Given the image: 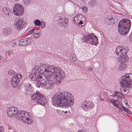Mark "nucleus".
Masks as SVG:
<instances>
[{
	"mask_svg": "<svg viewBox=\"0 0 132 132\" xmlns=\"http://www.w3.org/2000/svg\"><path fill=\"white\" fill-rule=\"evenodd\" d=\"M91 37V34H89L88 36L83 37L82 39V40H83L82 41L84 42L87 43L88 41H90V39Z\"/></svg>",
	"mask_w": 132,
	"mask_h": 132,
	"instance_id": "nucleus-23",
	"label": "nucleus"
},
{
	"mask_svg": "<svg viewBox=\"0 0 132 132\" xmlns=\"http://www.w3.org/2000/svg\"><path fill=\"white\" fill-rule=\"evenodd\" d=\"M36 86L38 87H39L40 86L42 87H44L43 84H44V79L38 78V80L36 81Z\"/></svg>",
	"mask_w": 132,
	"mask_h": 132,
	"instance_id": "nucleus-22",
	"label": "nucleus"
},
{
	"mask_svg": "<svg viewBox=\"0 0 132 132\" xmlns=\"http://www.w3.org/2000/svg\"><path fill=\"white\" fill-rule=\"evenodd\" d=\"M82 18L85 19V18L83 15L79 14L75 16L74 18V20H73V22L75 23L76 24L79 23V22Z\"/></svg>",
	"mask_w": 132,
	"mask_h": 132,
	"instance_id": "nucleus-19",
	"label": "nucleus"
},
{
	"mask_svg": "<svg viewBox=\"0 0 132 132\" xmlns=\"http://www.w3.org/2000/svg\"><path fill=\"white\" fill-rule=\"evenodd\" d=\"M118 108H119V109L118 110V111L119 112H121L123 111H126V108L125 106H123V107L121 106L119 107V106Z\"/></svg>",
	"mask_w": 132,
	"mask_h": 132,
	"instance_id": "nucleus-31",
	"label": "nucleus"
},
{
	"mask_svg": "<svg viewBox=\"0 0 132 132\" xmlns=\"http://www.w3.org/2000/svg\"><path fill=\"white\" fill-rule=\"evenodd\" d=\"M55 20L58 21L57 23L60 27L64 26V24H65V26H67L68 20L63 16L58 15L55 17Z\"/></svg>",
	"mask_w": 132,
	"mask_h": 132,
	"instance_id": "nucleus-6",
	"label": "nucleus"
},
{
	"mask_svg": "<svg viewBox=\"0 0 132 132\" xmlns=\"http://www.w3.org/2000/svg\"><path fill=\"white\" fill-rule=\"evenodd\" d=\"M14 76H16V78H18L19 79H21L22 77V75L21 74L19 73L14 75Z\"/></svg>",
	"mask_w": 132,
	"mask_h": 132,
	"instance_id": "nucleus-37",
	"label": "nucleus"
},
{
	"mask_svg": "<svg viewBox=\"0 0 132 132\" xmlns=\"http://www.w3.org/2000/svg\"><path fill=\"white\" fill-rule=\"evenodd\" d=\"M132 75H129V76L127 74L122 77L121 80L120 82V84L122 87L123 88V90L125 92L126 91V89L129 87H132Z\"/></svg>",
	"mask_w": 132,
	"mask_h": 132,
	"instance_id": "nucleus-2",
	"label": "nucleus"
},
{
	"mask_svg": "<svg viewBox=\"0 0 132 132\" xmlns=\"http://www.w3.org/2000/svg\"><path fill=\"white\" fill-rule=\"evenodd\" d=\"M26 43L27 45L30 44L31 42V39L30 38H26Z\"/></svg>",
	"mask_w": 132,
	"mask_h": 132,
	"instance_id": "nucleus-36",
	"label": "nucleus"
},
{
	"mask_svg": "<svg viewBox=\"0 0 132 132\" xmlns=\"http://www.w3.org/2000/svg\"><path fill=\"white\" fill-rule=\"evenodd\" d=\"M118 30L119 32L122 35H125L129 32V29L124 27L118 25Z\"/></svg>",
	"mask_w": 132,
	"mask_h": 132,
	"instance_id": "nucleus-16",
	"label": "nucleus"
},
{
	"mask_svg": "<svg viewBox=\"0 0 132 132\" xmlns=\"http://www.w3.org/2000/svg\"><path fill=\"white\" fill-rule=\"evenodd\" d=\"M34 31V29H32V30H31L30 31L28 32L29 34H32L33 32Z\"/></svg>",
	"mask_w": 132,
	"mask_h": 132,
	"instance_id": "nucleus-44",
	"label": "nucleus"
},
{
	"mask_svg": "<svg viewBox=\"0 0 132 132\" xmlns=\"http://www.w3.org/2000/svg\"><path fill=\"white\" fill-rule=\"evenodd\" d=\"M113 104L114 106L119 108L120 104L117 100H115Z\"/></svg>",
	"mask_w": 132,
	"mask_h": 132,
	"instance_id": "nucleus-32",
	"label": "nucleus"
},
{
	"mask_svg": "<svg viewBox=\"0 0 132 132\" xmlns=\"http://www.w3.org/2000/svg\"><path fill=\"white\" fill-rule=\"evenodd\" d=\"M4 130V128L3 127L0 126V132H3Z\"/></svg>",
	"mask_w": 132,
	"mask_h": 132,
	"instance_id": "nucleus-43",
	"label": "nucleus"
},
{
	"mask_svg": "<svg viewBox=\"0 0 132 132\" xmlns=\"http://www.w3.org/2000/svg\"><path fill=\"white\" fill-rule=\"evenodd\" d=\"M115 101V100H110V101L109 102L113 104V103Z\"/></svg>",
	"mask_w": 132,
	"mask_h": 132,
	"instance_id": "nucleus-47",
	"label": "nucleus"
},
{
	"mask_svg": "<svg viewBox=\"0 0 132 132\" xmlns=\"http://www.w3.org/2000/svg\"><path fill=\"white\" fill-rule=\"evenodd\" d=\"M109 92L110 93V94H111L112 95V94H113V91L111 90H110L109 91Z\"/></svg>",
	"mask_w": 132,
	"mask_h": 132,
	"instance_id": "nucleus-48",
	"label": "nucleus"
},
{
	"mask_svg": "<svg viewBox=\"0 0 132 132\" xmlns=\"http://www.w3.org/2000/svg\"><path fill=\"white\" fill-rule=\"evenodd\" d=\"M13 11L15 15L20 16L22 15L24 13L23 6L20 4H16L14 6Z\"/></svg>",
	"mask_w": 132,
	"mask_h": 132,
	"instance_id": "nucleus-7",
	"label": "nucleus"
},
{
	"mask_svg": "<svg viewBox=\"0 0 132 132\" xmlns=\"http://www.w3.org/2000/svg\"><path fill=\"white\" fill-rule=\"evenodd\" d=\"M119 57H118V60L120 62L123 63L127 62L128 59L127 56L125 55H120V54L118 55Z\"/></svg>",
	"mask_w": 132,
	"mask_h": 132,
	"instance_id": "nucleus-20",
	"label": "nucleus"
},
{
	"mask_svg": "<svg viewBox=\"0 0 132 132\" xmlns=\"http://www.w3.org/2000/svg\"><path fill=\"white\" fill-rule=\"evenodd\" d=\"M15 73V72L13 70H10L9 71L8 73L9 75L12 76Z\"/></svg>",
	"mask_w": 132,
	"mask_h": 132,
	"instance_id": "nucleus-35",
	"label": "nucleus"
},
{
	"mask_svg": "<svg viewBox=\"0 0 132 132\" xmlns=\"http://www.w3.org/2000/svg\"><path fill=\"white\" fill-rule=\"evenodd\" d=\"M45 26V24L44 22H43V21L41 23L40 22V25H39V26H40L41 27L43 28Z\"/></svg>",
	"mask_w": 132,
	"mask_h": 132,
	"instance_id": "nucleus-40",
	"label": "nucleus"
},
{
	"mask_svg": "<svg viewBox=\"0 0 132 132\" xmlns=\"http://www.w3.org/2000/svg\"><path fill=\"white\" fill-rule=\"evenodd\" d=\"M10 109H12V111L13 112L14 115L16 117H18L20 119L21 117H23V116L25 115L26 114H25L24 112V111L20 110L19 111L17 108L15 107H11Z\"/></svg>",
	"mask_w": 132,
	"mask_h": 132,
	"instance_id": "nucleus-11",
	"label": "nucleus"
},
{
	"mask_svg": "<svg viewBox=\"0 0 132 132\" xmlns=\"http://www.w3.org/2000/svg\"><path fill=\"white\" fill-rule=\"evenodd\" d=\"M92 68H91L90 67L89 68H88V70L90 71H91L92 70Z\"/></svg>",
	"mask_w": 132,
	"mask_h": 132,
	"instance_id": "nucleus-49",
	"label": "nucleus"
},
{
	"mask_svg": "<svg viewBox=\"0 0 132 132\" xmlns=\"http://www.w3.org/2000/svg\"><path fill=\"white\" fill-rule=\"evenodd\" d=\"M83 23H84V22L82 20H81V19L80 20V21L79 22V23H78V24H83Z\"/></svg>",
	"mask_w": 132,
	"mask_h": 132,
	"instance_id": "nucleus-46",
	"label": "nucleus"
},
{
	"mask_svg": "<svg viewBox=\"0 0 132 132\" xmlns=\"http://www.w3.org/2000/svg\"><path fill=\"white\" fill-rule=\"evenodd\" d=\"M40 69L38 66H36L33 68L32 70L33 73L32 72V73L34 74V75L31 73L29 74V77L32 80L36 81L38 78L43 79L44 77L43 70Z\"/></svg>",
	"mask_w": 132,
	"mask_h": 132,
	"instance_id": "nucleus-3",
	"label": "nucleus"
},
{
	"mask_svg": "<svg viewBox=\"0 0 132 132\" xmlns=\"http://www.w3.org/2000/svg\"><path fill=\"white\" fill-rule=\"evenodd\" d=\"M78 132H84V131H79Z\"/></svg>",
	"mask_w": 132,
	"mask_h": 132,
	"instance_id": "nucleus-52",
	"label": "nucleus"
},
{
	"mask_svg": "<svg viewBox=\"0 0 132 132\" xmlns=\"http://www.w3.org/2000/svg\"><path fill=\"white\" fill-rule=\"evenodd\" d=\"M130 21L128 19H124L121 20L119 22V25L129 29L131 26Z\"/></svg>",
	"mask_w": 132,
	"mask_h": 132,
	"instance_id": "nucleus-13",
	"label": "nucleus"
},
{
	"mask_svg": "<svg viewBox=\"0 0 132 132\" xmlns=\"http://www.w3.org/2000/svg\"><path fill=\"white\" fill-rule=\"evenodd\" d=\"M3 11L4 14L9 16L11 15L12 13L9 10H8L6 8H4L3 9Z\"/></svg>",
	"mask_w": 132,
	"mask_h": 132,
	"instance_id": "nucleus-26",
	"label": "nucleus"
},
{
	"mask_svg": "<svg viewBox=\"0 0 132 132\" xmlns=\"http://www.w3.org/2000/svg\"><path fill=\"white\" fill-rule=\"evenodd\" d=\"M128 51V47H121L119 46L117 48L115 51V52L117 55L120 54V55L126 54Z\"/></svg>",
	"mask_w": 132,
	"mask_h": 132,
	"instance_id": "nucleus-14",
	"label": "nucleus"
},
{
	"mask_svg": "<svg viewBox=\"0 0 132 132\" xmlns=\"http://www.w3.org/2000/svg\"><path fill=\"white\" fill-rule=\"evenodd\" d=\"M126 67V65L125 64L122 63L119 64V67L118 68V70L119 71H122L123 70L124 68Z\"/></svg>",
	"mask_w": 132,
	"mask_h": 132,
	"instance_id": "nucleus-28",
	"label": "nucleus"
},
{
	"mask_svg": "<svg viewBox=\"0 0 132 132\" xmlns=\"http://www.w3.org/2000/svg\"><path fill=\"white\" fill-rule=\"evenodd\" d=\"M15 1H18V0H15Z\"/></svg>",
	"mask_w": 132,
	"mask_h": 132,
	"instance_id": "nucleus-55",
	"label": "nucleus"
},
{
	"mask_svg": "<svg viewBox=\"0 0 132 132\" xmlns=\"http://www.w3.org/2000/svg\"><path fill=\"white\" fill-rule=\"evenodd\" d=\"M114 18L111 17L108 19L109 23L110 24H113L114 23Z\"/></svg>",
	"mask_w": 132,
	"mask_h": 132,
	"instance_id": "nucleus-30",
	"label": "nucleus"
},
{
	"mask_svg": "<svg viewBox=\"0 0 132 132\" xmlns=\"http://www.w3.org/2000/svg\"><path fill=\"white\" fill-rule=\"evenodd\" d=\"M25 89L26 92L27 93L29 92L30 90H32V87L31 86V84H27L25 86Z\"/></svg>",
	"mask_w": 132,
	"mask_h": 132,
	"instance_id": "nucleus-25",
	"label": "nucleus"
},
{
	"mask_svg": "<svg viewBox=\"0 0 132 132\" xmlns=\"http://www.w3.org/2000/svg\"><path fill=\"white\" fill-rule=\"evenodd\" d=\"M32 0H23V2L26 5H28L30 3V1Z\"/></svg>",
	"mask_w": 132,
	"mask_h": 132,
	"instance_id": "nucleus-33",
	"label": "nucleus"
},
{
	"mask_svg": "<svg viewBox=\"0 0 132 132\" xmlns=\"http://www.w3.org/2000/svg\"><path fill=\"white\" fill-rule=\"evenodd\" d=\"M130 37H131V38H132V33H131V35H130Z\"/></svg>",
	"mask_w": 132,
	"mask_h": 132,
	"instance_id": "nucleus-53",
	"label": "nucleus"
},
{
	"mask_svg": "<svg viewBox=\"0 0 132 132\" xmlns=\"http://www.w3.org/2000/svg\"><path fill=\"white\" fill-rule=\"evenodd\" d=\"M19 43L20 45L22 46H25L27 45L26 40L24 39H21L19 41Z\"/></svg>",
	"mask_w": 132,
	"mask_h": 132,
	"instance_id": "nucleus-29",
	"label": "nucleus"
},
{
	"mask_svg": "<svg viewBox=\"0 0 132 132\" xmlns=\"http://www.w3.org/2000/svg\"><path fill=\"white\" fill-rule=\"evenodd\" d=\"M44 72H45V76L47 77H50L48 76L52 74L53 73L56 72V71H59V69L56 67H55L53 65H50L47 67L46 68L44 69Z\"/></svg>",
	"mask_w": 132,
	"mask_h": 132,
	"instance_id": "nucleus-8",
	"label": "nucleus"
},
{
	"mask_svg": "<svg viewBox=\"0 0 132 132\" xmlns=\"http://www.w3.org/2000/svg\"><path fill=\"white\" fill-rule=\"evenodd\" d=\"M39 35V34L38 33H34L33 34V36L34 37L37 38Z\"/></svg>",
	"mask_w": 132,
	"mask_h": 132,
	"instance_id": "nucleus-39",
	"label": "nucleus"
},
{
	"mask_svg": "<svg viewBox=\"0 0 132 132\" xmlns=\"http://www.w3.org/2000/svg\"><path fill=\"white\" fill-rule=\"evenodd\" d=\"M40 20H36L35 21L34 23L36 25L39 26V25H40Z\"/></svg>",
	"mask_w": 132,
	"mask_h": 132,
	"instance_id": "nucleus-34",
	"label": "nucleus"
},
{
	"mask_svg": "<svg viewBox=\"0 0 132 132\" xmlns=\"http://www.w3.org/2000/svg\"><path fill=\"white\" fill-rule=\"evenodd\" d=\"M45 64H42V65H40V67H39L40 68H45ZM40 69H41V70H42L40 68ZM42 70H43V73H44V72L43 70V69H42Z\"/></svg>",
	"mask_w": 132,
	"mask_h": 132,
	"instance_id": "nucleus-42",
	"label": "nucleus"
},
{
	"mask_svg": "<svg viewBox=\"0 0 132 132\" xmlns=\"http://www.w3.org/2000/svg\"><path fill=\"white\" fill-rule=\"evenodd\" d=\"M125 105L126 106H127L128 105V104L127 103H126L125 104Z\"/></svg>",
	"mask_w": 132,
	"mask_h": 132,
	"instance_id": "nucleus-51",
	"label": "nucleus"
},
{
	"mask_svg": "<svg viewBox=\"0 0 132 132\" xmlns=\"http://www.w3.org/2000/svg\"><path fill=\"white\" fill-rule=\"evenodd\" d=\"M125 110L126 111H126V112L128 114L130 115H131L132 114L131 112L129 110H128V109L126 108Z\"/></svg>",
	"mask_w": 132,
	"mask_h": 132,
	"instance_id": "nucleus-41",
	"label": "nucleus"
},
{
	"mask_svg": "<svg viewBox=\"0 0 132 132\" xmlns=\"http://www.w3.org/2000/svg\"><path fill=\"white\" fill-rule=\"evenodd\" d=\"M3 32L4 35H9L11 34V30L9 28H6L3 30Z\"/></svg>",
	"mask_w": 132,
	"mask_h": 132,
	"instance_id": "nucleus-24",
	"label": "nucleus"
},
{
	"mask_svg": "<svg viewBox=\"0 0 132 132\" xmlns=\"http://www.w3.org/2000/svg\"><path fill=\"white\" fill-rule=\"evenodd\" d=\"M91 3H92V5H93L94 4V2H93V1H92L90 2V4H91Z\"/></svg>",
	"mask_w": 132,
	"mask_h": 132,
	"instance_id": "nucleus-50",
	"label": "nucleus"
},
{
	"mask_svg": "<svg viewBox=\"0 0 132 132\" xmlns=\"http://www.w3.org/2000/svg\"><path fill=\"white\" fill-rule=\"evenodd\" d=\"M54 73H53L52 75H50V74L48 76H50L52 79H54L55 78L56 80L55 82L58 85L60 84L61 81L62 80L64 77V73L63 71H60L59 69V71H56V72H55Z\"/></svg>",
	"mask_w": 132,
	"mask_h": 132,
	"instance_id": "nucleus-5",
	"label": "nucleus"
},
{
	"mask_svg": "<svg viewBox=\"0 0 132 132\" xmlns=\"http://www.w3.org/2000/svg\"><path fill=\"white\" fill-rule=\"evenodd\" d=\"M50 79H52L49 77H46L44 79V87H45L47 89H49L52 88V87L55 84V81H52Z\"/></svg>",
	"mask_w": 132,
	"mask_h": 132,
	"instance_id": "nucleus-9",
	"label": "nucleus"
},
{
	"mask_svg": "<svg viewBox=\"0 0 132 132\" xmlns=\"http://www.w3.org/2000/svg\"><path fill=\"white\" fill-rule=\"evenodd\" d=\"M25 22L21 19H16L14 23V26L15 29L20 30L24 27Z\"/></svg>",
	"mask_w": 132,
	"mask_h": 132,
	"instance_id": "nucleus-10",
	"label": "nucleus"
},
{
	"mask_svg": "<svg viewBox=\"0 0 132 132\" xmlns=\"http://www.w3.org/2000/svg\"><path fill=\"white\" fill-rule=\"evenodd\" d=\"M81 9L83 11L85 12H86L87 11V8L86 6H83L82 7Z\"/></svg>",
	"mask_w": 132,
	"mask_h": 132,
	"instance_id": "nucleus-38",
	"label": "nucleus"
},
{
	"mask_svg": "<svg viewBox=\"0 0 132 132\" xmlns=\"http://www.w3.org/2000/svg\"><path fill=\"white\" fill-rule=\"evenodd\" d=\"M84 25H82V26H84Z\"/></svg>",
	"mask_w": 132,
	"mask_h": 132,
	"instance_id": "nucleus-56",
	"label": "nucleus"
},
{
	"mask_svg": "<svg viewBox=\"0 0 132 132\" xmlns=\"http://www.w3.org/2000/svg\"><path fill=\"white\" fill-rule=\"evenodd\" d=\"M30 91L28 93V94H30L32 95L33 94L32 92H33V90L32 89L31 90H30Z\"/></svg>",
	"mask_w": 132,
	"mask_h": 132,
	"instance_id": "nucleus-45",
	"label": "nucleus"
},
{
	"mask_svg": "<svg viewBox=\"0 0 132 132\" xmlns=\"http://www.w3.org/2000/svg\"><path fill=\"white\" fill-rule=\"evenodd\" d=\"M25 114H26V115L23 116V117H21L20 119L22 120V121L24 123L27 124H31L33 122V121L30 118L28 117L26 118L29 114V112L27 111H25L24 112Z\"/></svg>",
	"mask_w": 132,
	"mask_h": 132,
	"instance_id": "nucleus-15",
	"label": "nucleus"
},
{
	"mask_svg": "<svg viewBox=\"0 0 132 132\" xmlns=\"http://www.w3.org/2000/svg\"><path fill=\"white\" fill-rule=\"evenodd\" d=\"M12 109H10V107H9L7 110V114L8 116L10 117H13L15 116L13 112L12 111Z\"/></svg>",
	"mask_w": 132,
	"mask_h": 132,
	"instance_id": "nucleus-27",
	"label": "nucleus"
},
{
	"mask_svg": "<svg viewBox=\"0 0 132 132\" xmlns=\"http://www.w3.org/2000/svg\"><path fill=\"white\" fill-rule=\"evenodd\" d=\"M32 100L36 101L39 104L44 105L46 104L47 101L44 95L38 93L36 92L31 96Z\"/></svg>",
	"mask_w": 132,
	"mask_h": 132,
	"instance_id": "nucleus-4",
	"label": "nucleus"
},
{
	"mask_svg": "<svg viewBox=\"0 0 132 132\" xmlns=\"http://www.w3.org/2000/svg\"><path fill=\"white\" fill-rule=\"evenodd\" d=\"M94 107L93 103L90 101H85L83 102L81 105V107L85 111H87L89 109H92Z\"/></svg>",
	"mask_w": 132,
	"mask_h": 132,
	"instance_id": "nucleus-12",
	"label": "nucleus"
},
{
	"mask_svg": "<svg viewBox=\"0 0 132 132\" xmlns=\"http://www.w3.org/2000/svg\"><path fill=\"white\" fill-rule=\"evenodd\" d=\"M110 95L113 97L116 96L118 100L123 98L124 96L122 94L119 92L116 91L114 92L113 94L112 95L110 94Z\"/></svg>",
	"mask_w": 132,
	"mask_h": 132,
	"instance_id": "nucleus-21",
	"label": "nucleus"
},
{
	"mask_svg": "<svg viewBox=\"0 0 132 132\" xmlns=\"http://www.w3.org/2000/svg\"><path fill=\"white\" fill-rule=\"evenodd\" d=\"M74 100L72 95L69 92H57L52 98V104L55 106L63 107H69L73 105Z\"/></svg>",
	"mask_w": 132,
	"mask_h": 132,
	"instance_id": "nucleus-1",
	"label": "nucleus"
},
{
	"mask_svg": "<svg viewBox=\"0 0 132 132\" xmlns=\"http://www.w3.org/2000/svg\"><path fill=\"white\" fill-rule=\"evenodd\" d=\"M16 76H13L11 80V85L13 87H15L20 81L18 78H16Z\"/></svg>",
	"mask_w": 132,
	"mask_h": 132,
	"instance_id": "nucleus-18",
	"label": "nucleus"
},
{
	"mask_svg": "<svg viewBox=\"0 0 132 132\" xmlns=\"http://www.w3.org/2000/svg\"><path fill=\"white\" fill-rule=\"evenodd\" d=\"M91 37L89 41L92 45H95L98 42V38L93 33H91Z\"/></svg>",
	"mask_w": 132,
	"mask_h": 132,
	"instance_id": "nucleus-17",
	"label": "nucleus"
},
{
	"mask_svg": "<svg viewBox=\"0 0 132 132\" xmlns=\"http://www.w3.org/2000/svg\"><path fill=\"white\" fill-rule=\"evenodd\" d=\"M67 112H67V111H65L64 112V113H65L66 114V113H67Z\"/></svg>",
	"mask_w": 132,
	"mask_h": 132,
	"instance_id": "nucleus-54",
	"label": "nucleus"
}]
</instances>
